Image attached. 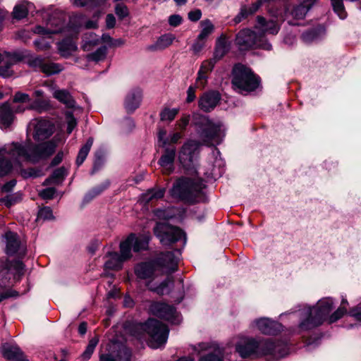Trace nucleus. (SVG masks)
I'll list each match as a JSON object with an SVG mask.
<instances>
[{"mask_svg": "<svg viewBox=\"0 0 361 361\" xmlns=\"http://www.w3.org/2000/svg\"><path fill=\"white\" fill-rule=\"evenodd\" d=\"M61 135L37 146L28 142L25 145L12 143L0 149V176L7 174L12 168H17L24 161L35 162L50 156L62 142Z\"/></svg>", "mask_w": 361, "mask_h": 361, "instance_id": "nucleus-1", "label": "nucleus"}, {"mask_svg": "<svg viewBox=\"0 0 361 361\" xmlns=\"http://www.w3.org/2000/svg\"><path fill=\"white\" fill-rule=\"evenodd\" d=\"M204 187V185L200 178H183L178 179L173 185L171 193L174 197L194 203L198 202Z\"/></svg>", "mask_w": 361, "mask_h": 361, "instance_id": "nucleus-2", "label": "nucleus"}, {"mask_svg": "<svg viewBox=\"0 0 361 361\" xmlns=\"http://www.w3.org/2000/svg\"><path fill=\"white\" fill-rule=\"evenodd\" d=\"M192 123L197 128L205 144L214 145L221 142L224 134L220 123H214L204 116L194 114Z\"/></svg>", "mask_w": 361, "mask_h": 361, "instance_id": "nucleus-3", "label": "nucleus"}, {"mask_svg": "<svg viewBox=\"0 0 361 361\" xmlns=\"http://www.w3.org/2000/svg\"><path fill=\"white\" fill-rule=\"evenodd\" d=\"M332 305V300L327 298L319 300L314 307L304 309L300 315L305 318L300 322V328L306 330L321 324L331 312Z\"/></svg>", "mask_w": 361, "mask_h": 361, "instance_id": "nucleus-4", "label": "nucleus"}, {"mask_svg": "<svg viewBox=\"0 0 361 361\" xmlns=\"http://www.w3.org/2000/svg\"><path fill=\"white\" fill-rule=\"evenodd\" d=\"M135 271L138 278L149 280L147 284V287L149 290L159 295L165 293L166 288L171 282V279L167 278L158 286H154L151 284L152 280L163 274V269L161 268V265L156 262L141 263L135 267Z\"/></svg>", "mask_w": 361, "mask_h": 361, "instance_id": "nucleus-5", "label": "nucleus"}, {"mask_svg": "<svg viewBox=\"0 0 361 361\" xmlns=\"http://www.w3.org/2000/svg\"><path fill=\"white\" fill-rule=\"evenodd\" d=\"M275 345L269 341H257L254 338H241L235 346L236 351L243 357H248L252 355H264L273 354L275 351Z\"/></svg>", "mask_w": 361, "mask_h": 361, "instance_id": "nucleus-6", "label": "nucleus"}, {"mask_svg": "<svg viewBox=\"0 0 361 361\" xmlns=\"http://www.w3.org/2000/svg\"><path fill=\"white\" fill-rule=\"evenodd\" d=\"M232 84L239 92L255 90L259 85L258 78L251 70L243 65L235 66L233 71Z\"/></svg>", "mask_w": 361, "mask_h": 361, "instance_id": "nucleus-7", "label": "nucleus"}, {"mask_svg": "<svg viewBox=\"0 0 361 361\" xmlns=\"http://www.w3.org/2000/svg\"><path fill=\"white\" fill-rule=\"evenodd\" d=\"M144 330L148 334L149 338L148 345L152 348H158L164 345L168 339V327L154 319H149L143 326Z\"/></svg>", "mask_w": 361, "mask_h": 361, "instance_id": "nucleus-8", "label": "nucleus"}, {"mask_svg": "<svg viewBox=\"0 0 361 361\" xmlns=\"http://www.w3.org/2000/svg\"><path fill=\"white\" fill-rule=\"evenodd\" d=\"M236 42L242 49L254 47H261L267 50L271 48V44L267 42L262 35H257L255 32L249 29L243 30L238 32Z\"/></svg>", "mask_w": 361, "mask_h": 361, "instance_id": "nucleus-9", "label": "nucleus"}, {"mask_svg": "<svg viewBox=\"0 0 361 361\" xmlns=\"http://www.w3.org/2000/svg\"><path fill=\"white\" fill-rule=\"evenodd\" d=\"M157 237L164 245H169L182 238L185 241L184 233L178 228L165 223H158L154 228Z\"/></svg>", "mask_w": 361, "mask_h": 361, "instance_id": "nucleus-10", "label": "nucleus"}, {"mask_svg": "<svg viewBox=\"0 0 361 361\" xmlns=\"http://www.w3.org/2000/svg\"><path fill=\"white\" fill-rule=\"evenodd\" d=\"M199 144L193 140L185 142L178 152V159L183 166L190 168L194 166L198 156Z\"/></svg>", "mask_w": 361, "mask_h": 361, "instance_id": "nucleus-11", "label": "nucleus"}, {"mask_svg": "<svg viewBox=\"0 0 361 361\" xmlns=\"http://www.w3.org/2000/svg\"><path fill=\"white\" fill-rule=\"evenodd\" d=\"M3 242L5 245V252L8 255H23L25 248L20 241L16 233L7 231L3 236Z\"/></svg>", "mask_w": 361, "mask_h": 361, "instance_id": "nucleus-12", "label": "nucleus"}, {"mask_svg": "<svg viewBox=\"0 0 361 361\" xmlns=\"http://www.w3.org/2000/svg\"><path fill=\"white\" fill-rule=\"evenodd\" d=\"M150 310L154 315L168 320L171 323L177 324L180 322L175 309L171 305L155 302L152 304Z\"/></svg>", "mask_w": 361, "mask_h": 361, "instance_id": "nucleus-13", "label": "nucleus"}, {"mask_svg": "<svg viewBox=\"0 0 361 361\" xmlns=\"http://www.w3.org/2000/svg\"><path fill=\"white\" fill-rule=\"evenodd\" d=\"M30 126H33L35 129L34 137L38 141L47 139L54 133V125L47 120H34L30 123Z\"/></svg>", "mask_w": 361, "mask_h": 361, "instance_id": "nucleus-14", "label": "nucleus"}, {"mask_svg": "<svg viewBox=\"0 0 361 361\" xmlns=\"http://www.w3.org/2000/svg\"><path fill=\"white\" fill-rule=\"evenodd\" d=\"M201 351L207 354L200 357L198 361H223V350L216 343H202L199 345Z\"/></svg>", "mask_w": 361, "mask_h": 361, "instance_id": "nucleus-15", "label": "nucleus"}, {"mask_svg": "<svg viewBox=\"0 0 361 361\" xmlns=\"http://www.w3.org/2000/svg\"><path fill=\"white\" fill-rule=\"evenodd\" d=\"M29 64L35 68H38L46 75L59 73L61 71V66L54 63H45L43 58L36 56L29 61Z\"/></svg>", "mask_w": 361, "mask_h": 361, "instance_id": "nucleus-16", "label": "nucleus"}, {"mask_svg": "<svg viewBox=\"0 0 361 361\" xmlns=\"http://www.w3.org/2000/svg\"><path fill=\"white\" fill-rule=\"evenodd\" d=\"M220 94L216 91L206 92L199 99V106L204 111H210L219 103Z\"/></svg>", "mask_w": 361, "mask_h": 361, "instance_id": "nucleus-17", "label": "nucleus"}, {"mask_svg": "<svg viewBox=\"0 0 361 361\" xmlns=\"http://www.w3.org/2000/svg\"><path fill=\"white\" fill-rule=\"evenodd\" d=\"M257 329L264 334H274L280 331L281 325L268 318H261L255 322Z\"/></svg>", "mask_w": 361, "mask_h": 361, "instance_id": "nucleus-18", "label": "nucleus"}, {"mask_svg": "<svg viewBox=\"0 0 361 361\" xmlns=\"http://www.w3.org/2000/svg\"><path fill=\"white\" fill-rule=\"evenodd\" d=\"M141 100L142 91L140 89H135L129 92L124 102V107L126 111L133 113L140 106Z\"/></svg>", "mask_w": 361, "mask_h": 361, "instance_id": "nucleus-19", "label": "nucleus"}, {"mask_svg": "<svg viewBox=\"0 0 361 361\" xmlns=\"http://www.w3.org/2000/svg\"><path fill=\"white\" fill-rule=\"evenodd\" d=\"M216 61L214 59L202 62L197 73L196 85L198 87L204 88L207 84L208 74L213 70Z\"/></svg>", "mask_w": 361, "mask_h": 361, "instance_id": "nucleus-20", "label": "nucleus"}, {"mask_svg": "<svg viewBox=\"0 0 361 361\" xmlns=\"http://www.w3.org/2000/svg\"><path fill=\"white\" fill-rule=\"evenodd\" d=\"M175 156V148L166 149L164 154L161 157L159 161V163L162 168L163 173H170L173 170Z\"/></svg>", "mask_w": 361, "mask_h": 361, "instance_id": "nucleus-21", "label": "nucleus"}, {"mask_svg": "<svg viewBox=\"0 0 361 361\" xmlns=\"http://www.w3.org/2000/svg\"><path fill=\"white\" fill-rule=\"evenodd\" d=\"M256 29L258 30L259 35H262L264 37L265 33L277 34L279 30V25L275 21H266L263 17L258 16Z\"/></svg>", "mask_w": 361, "mask_h": 361, "instance_id": "nucleus-22", "label": "nucleus"}, {"mask_svg": "<svg viewBox=\"0 0 361 361\" xmlns=\"http://www.w3.org/2000/svg\"><path fill=\"white\" fill-rule=\"evenodd\" d=\"M2 353L7 360L11 361H26L20 348L13 345L8 343L2 346Z\"/></svg>", "mask_w": 361, "mask_h": 361, "instance_id": "nucleus-23", "label": "nucleus"}, {"mask_svg": "<svg viewBox=\"0 0 361 361\" xmlns=\"http://www.w3.org/2000/svg\"><path fill=\"white\" fill-rule=\"evenodd\" d=\"M23 263L20 261H15L12 264L6 262L0 270V280H3L9 272L15 276H20L23 274Z\"/></svg>", "mask_w": 361, "mask_h": 361, "instance_id": "nucleus-24", "label": "nucleus"}, {"mask_svg": "<svg viewBox=\"0 0 361 361\" xmlns=\"http://www.w3.org/2000/svg\"><path fill=\"white\" fill-rule=\"evenodd\" d=\"M179 255L180 253L178 250L165 253L161 259V264L159 263L161 265V268L162 269L163 267H166L171 271H174L176 270Z\"/></svg>", "mask_w": 361, "mask_h": 361, "instance_id": "nucleus-25", "label": "nucleus"}, {"mask_svg": "<svg viewBox=\"0 0 361 361\" xmlns=\"http://www.w3.org/2000/svg\"><path fill=\"white\" fill-rule=\"evenodd\" d=\"M14 118L13 111L8 103L0 106V128H7L10 126Z\"/></svg>", "mask_w": 361, "mask_h": 361, "instance_id": "nucleus-26", "label": "nucleus"}, {"mask_svg": "<svg viewBox=\"0 0 361 361\" xmlns=\"http://www.w3.org/2000/svg\"><path fill=\"white\" fill-rule=\"evenodd\" d=\"M130 355L128 350L126 348L121 347L116 354L114 353L102 354L99 361H128Z\"/></svg>", "mask_w": 361, "mask_h": 361, "instance_id": "nucleus-27", "label": "nucleus"}, {"mask_svg": "<svg viewBox=\"0 0 361 361\" xmlns=\"http://www.w3.org/2000/svg\"><path fill=\"white\" fill-rule=\"evenodd\" d=\"M104 267L105 270H118L121 268L122 259H120L117 252H109L104 257Z\"/></svg>", "mask_w": 361, "mask_h": 361, "instance_id": "nucleus-28", "label": "nucleus"}, {"mask_svg": "<svg viewBox=\"0 0 361 361\" xmlns=\"http://www.w3.org/2000/svg\"><path fill=\"white\" fill-rule=\"evenodd\" d=\"M311 7V4H305L303 1L294 6L288 13V17H291L294 20L303 19L308 10Z\"/></svg>", "mask_w": 361, "mask_h": 361, "instance_id": "nucleus-29", "label": "nucleus"}, {"mask_svg": "<svg viewBox=\"0 0 361 361\" xmlns=\"http://www.w3.org/2000/svg\"><path fill=\"white\" fill-rule=\"evenodd\" d=\"M174 39L175 37L172 34L164 35L161 36L154 44L149 46L147 49L150 51L164 49L170 46L173 43Z\"/></svg>", "mask_w": 361, "mask_h": 361, "instance_id": "nucleus-30", "label": "nucleus"}, {"mask_svg": "<svg viewBox=\"0 0 361 361\" xmlns=\"http://www.w3.org/2000/svg\"><path fill=\"white\" fill-rule=\"evenodd\" d=\"M53 97L59 102L64 104L66 106L71 108L75 105V101L66 90L57 89L53 92Z\"/></svg>", "mask_w": 361, "mask_h": 361, "instance_id": "nucleus-31", "label": "nucleus"}, {"mask_svg": "<svg viewBox=\"0 0 361 361\" xmlns=\"http://www.w3.org/2000/svg\"><path fill=\"white\" fill-rule=\"evenodd\" d=\"M132 239H133V233H131L128 236V238L120 244V252L121 255H119L120 259H122V261L131 257V248L132 246Z\"/></svg>", "mask_w": 361, "mask_h": 361, "instance_id": "nucleus-32", "label": "nucleus"}, {"mask_svg": "<svg viewBox=\"0 0 361 361\" xmlns=\"http://www.w3.org/2000/svg\"><path fill=\"white\" fill-rule=\"evenodd\" d=\"M82 42V48L84 51H88L98 45L99 37L93 32H89L85 34Z\"/></svg>", "mask_w": 361, "mask_h": 361, "instance_id": "nucleus-33", "label": "nucleus"}, {"mask_svg": "<svg viewBox=\"0 0 361 361\" xmlns=\"http://www.w3.org/2000/svg\"><path fill=\"white\" fill-rule=\"evenodd\" d=\"M165 190L162 188L152 189L142 195V201L145 203L153 202L161 199L164 195Z\"/></svg>", "mask_w": 361, "mask_h": 361, "instance_id": "nucleus-34", "label": "nucleus"}, {"mask_svg": "<svg viewBox=\"0 0 361 361\" xmlns=\"http://www.w3.org/2000/svg\"><path fill=\"white\" fill-rule=\"evenodd\" d=\"M149 238L148 235H142L136 236L133 234V239H132V246L135 252H139L145 250L147 247Z\"/></svg>", "mask_w": 361, "mask_h": 361, "instance_id": "nucleus-35", "label": "nucleus"}, {"mask_svg": "<svg viewBox=\"0 0 361 361\" xmlns=\"http://www.w3.org/2000/svg\"><path fill=\"white\" fill-rule=\"evenodd\" d=\"M11 54L8 52L0 53V63L1 62H5V67H0V75L7 78L12 75V71L9 69L11 63H10Z\"/></svg>", "mask_w": 361, "mask_h": 361, "instance_id": "nucleus-36", "label": "nucleus"}, {"mask_svg": "<svg viewBox=\"0 0 361 361\" xmlns=\"http://www.w3.org/2000/svg\"><path fill=\"white\" fill-rule=\"evenodd\" d=\"M59 52L63 56H68L77 49L76 44L71 39H66L58 44Z\"/></svg>", "mask_w": 361, "mask_h": 361, "instance_id": "nucleus-37", "label": "nucleus"}, {"mask_svg": "<svg viewBox=\"0 0 361 361\" xmlns=\"http://www.w3.org/2000/svg\"><path fill=\"white\" fill-rule=\"evenodd\" d=\"M92 144L93 139L90 137L87 140L86 143L81 147L76 159V164L78 166H80L83 163L92 146Z\"/></svg>", "mask_w": 361, "mask_h": 361, "instance_id": "nucleus-38", "label": "nucleus"}, {"mask_svg": "<svg viewBox=\"0 0 361 361\" xmlns=\"http://www.w3.org/2000/svg\"><path fill=\"white\" fill-rule=\"evenodd\" d=\"M201 32L198 35L199 39H204L211 35L214 29V25L209 20H204L200 22Z\"/></svg>", "mask_w": 361, "mask_h": 361, "instance_id": "nucleus-39", "label": "nucleus"}, {"mask_svg": "<svg viewBox=\"0 0 361 361\" xmlns=\"http://www.w3.org/2000/svg\"><path fill=\"white\" fill-rule=\"evenodd\" d=\"M227 50L228 49L226 39L224 38L219 39L216 45L214 60L216 61L221 59L226 54Z\"/></svg>", "mask_w": 361, "mask_h": 361, "instance_id": "nucleus-40", "label": "nucleus"}, {"mask_svg": "<svg viewBox=\"0 0 361 361\" xmlns=\"http://www.w3.org/2000/svg\"><path fill=\"white\" fill-rule=\"evenodd\" d=\"M107 48L106 47H101L97 49L94 52L87 55L88 61L94 62H99L104 61L106 56Z\"/></svg>", "mask_w": 361, "mask_h": 361, "instance_id": "nucleus-41", "label": "nucleus"}, {"mask_svg": "<svg viewBox=\"0 0 361 361\" xmlns=\"http://www.w3.org/2000/svg\"><path fill=\"white\" fill-rule=\"evenodd\" d=\"M34 96L37 97L36 100L30 105V108L41 111L42 106H47L48 103L42 98L44 96V92L41 90H37L34 92Z\"/></svg>", "mask_w": 361, "mask_h": 361, "instance_id": "nucleus-42", "label": "nucleus"}, {"mask_svg": "<svg viewBox=\"0 0 361 361\" xmlns=\"http://www.w3.org/2000/svg\"><path fill=\"white\" fill-rule=\"evenodd\" d=\"M178 109L165 108L160 113V118L163 121L171 122L178 114Z\"/></svg>", "mask_w": 361, "mask_h": 361, "instance_id": "nucleus-43", "label": "nucleus"}, {"mask_svg": "<svg viewBox=\"0 0 361 361\" xmlns=\"http://www.w3.org/2000/svg\"><path fill=\"white\" fill-rule=\"evenodd\" d=\"M99 342V338L97 336H94L90 339L89 343L86 348V350L82 353V357L85 360H88L91 357L93 353L95 347L97 346Z\"/></svg>", "mask_w": 361, "mask_h": 361, "instance_id": "nucleus-44", "label": "nucleus"}, {"mask_svg": "<svg viewBox=\"0 0 361 361\" xmlns=\"http://www.w3.org/2000/svg\"><path fill=\"white\" fill-rule=\"evenodd\" d=\"M334 11L337 13L341 19L346 17V12L344 9L343 0H331Z\"/></svg>", "mask_w": 361, "mask_h": 361, "instance_id": "nucleus-45", "label": "nucleus"}, {"mask_svg": "<svg viewBox=\"0 0 361 361\" xmlns=\"http://www.w3.org/2000/svg\"><path fill=\"white\" fill-rule=\"evenodd\" d=\"M28 10L24 5H17L14 7L13 11V16L14 18L20 20L27 16Z\"/></svg>", "mask_w": 361, "mask_h": 361, "instance_id": "nucleus-46", "label": "nucleus"}, {"mask_svg": "<svg viewBox=\"0 0 361 361\" xmlns=\"http://www.w3.org/2000/svg\"><path fill=\"white\" fill-rule=\"evenodd\" d=\"M65 176V170L63 168L55 170L51 175V178L47 181H51L53 183H59Z\"/></svg>", "mask_w": 361, "mask_h": 361, "instance_id": "nucleus-47", "label": "nucleus"}, {"mask_svg": "<svg viewBox=\"0 0 361 361\" xmlns=\"http://www.w3.org/2000/svg\"><path fill=\"white\" fill-rule=\"evenodd\" d=\"M54 218L52 210L49 207L42 208L38 212V219L49 220Z\"/></svg>", "mask_w": 361, "mask_h": 361, "instance_id": "nucleus-48", "label": "nucleus"}, {"mask_svg": "<svg viewBox=\"0 0 361 361\" xmlns=\"http://www.w3.org/2000/svg\"><path fill=\"white\" fill-rule=\"evenodd\" d=\"M259 6H260V2L257 1L255 4H252V5L250 7L244 6L241 8V11H240V14L243 17H245L249 14L254 13L255 12H256L258 10Z\"/></svg>", "mask_w": 361, "mask_h": 361, "instance_id": "nucleus-49", "label": "nucleus"}, {"mask_svg": "<svg viewBox=\"0 0 361 361\" xmlns=\"http://www.w3.org/2000/svg\"><path fill=\"white\" fill-rule=\"evenodd\" d=\"M116 14L120 18L123 19L128 16L129 12L127 6L124 4H120L116 6L115 8Z\"/></svg>", "mask_w": 361, "mask_h": 361, "instance_id": "nucleus-50", "label": "nucleus"}, {"mask_svg": "<svg viewBox=\"0 0 361 361\" xmlns=\"http://www.w3.org/2000/svg\"><path fill=\"white\" fill-rule=\"evenodd\" d=\"M66 116V121H67V123H68L67 133L68 134H71L72 133L73 130L74 129V128L76 126L77 122H76L75 118L73 116V114L71 113L67 112Z\"/></svg>", "mask_w": 361, "mask_h": 361, "instance_id": "nucleus-51", "label": "nucleus"}, {"mask_svg": "<svg viewBox=\"0 0 361 361\" xmlns=\"http://www.w3.org/2000/svg\"><path fill=\"white\" fill-rule=\"evenodd\" d=\"M346 312V308L345 307H340L336 311H335L329 317V322L333 323L336 322Z\"/></svg>", "mask_w": 361, "mask_h": 361, "instance_id": "nucleus-52", "label": "nucleus"}, {"mask_svg": "<svg viewBox=\"0 0 361 361\" xmlns=\"http://www.w3.org/2000/svg\"><path fill=\"white\" fill-rule=\"evenodd\" d=\"M35 33H37V34H39V35H42V36H47L48 37H50L51 35L52 34H56L57 32H59L58 30H49L48 29H46L42 26H37L35 28V31H34Z\"/></svg>", "mask_w": 361, "mask_h": 361, "instance_id": "nucleus-53", "label": "nucleus"}, {"mask_svg": "<svg viewBox=\"0 0 361 361\" xmlns=\"http://www.w3.org/2000/svg\"><path fill=\"white\" fill-rule=\"evenodd\" d=\"M30 100V96L27 94L20 92H16L13 98L14 102H28Z\"/></svg>", "mask_w": 361, "mask_h": 361, "instance_id": "nucleus-54", "label": "nucleus"}, {"mask_svg": "<svg viewBox=\"0 0 361 361\" xmlns=\"http://www.w3.org/2000/svg\"><path fill=\"white\" fill-rule=\"evenodd\" d=\"M55 192L56 190L54 188H48L42 190L39 194L43 199L49 200L53 198Z\"/></svg>", "mask_w": 361, "mask_h": 361, "instance_id": "nucleus-55", "label": "nucleus"}, {"mask_svg": "<svg viewBox=\"0 0 361 361\" xmlns=\"http://www.w3.org/2000/svg\"><path fill=\"white\" fill-rule=\"evenodd\" d=\"M34 44L38 50H46L50 47V43L46 42L44 38L35 40Z\"/></svg>", "mask_w": 361, "mask_h": 361, "instance_id": "nucleus-56", "label": "nucleus"}, {"mask_svg": "<svg viewBox=\"0 0 361 361\" xmlns=\"http://www.w3.org/2000/svg\"><path fill=\"white\" fill-rule=\"evenodd\" d=\"M190 118L189 115H185V116H182L180 120H178L177 121L176 126L180 130H185L190 122Z\"/></svg>", "mask_w": 361, "mask_h": 361, "instance_id": "nucleus-57", "label": "nucleus"}, {"mask_svg": "<svg viewBox=\"0 0 361 361\" xmlns=\"http://www.w3.org/2000/svg\"><path fill=\"white\" fill-rule=\"evenodd\" d=\"M205 40L204 39H199L197 37L195 42L192 45V50L195 53L200 52L204 46Z\"/></svg>", "mask_w": 361, "mask_h": 361, "instance_id": "nucleus-58", "label": "nucleus"}, {"mask_svg": "<svg viewBox=\"0 0 361 361\" xmlns=\"http://www.w3.org/2000/svg\"><path fill=\"white\" fill-rule=\"evenodd\" d=\"M202 16V12L200 9L192 11L188 13V18L193 22L197 21Z\"/></svg>", "mask_w": 361, "mask_h": 361, "instance_id": "nucleus-59", "label": "nucleus"}, {"mask_svg": "<svg viewBox=\"0 0 361 361\" xmlns=\"http://www.w3.org/2000/svg\"><path fill=\"white\" fill-rule=\"evenodd\" d=\"M302 39L306 42H310L317 37V34L314 30L306 32L302 34Z\"/></svg>", "mask_w": 361, "mask_h": 361, "instance_id": "nucleus-60", "label": "nucleus"}, {"mask_svg": "<svg viewBox=\"0 0 361 361\" xmlns=\"http://www.w3.org/2000/svg\"><path fill=\"white\" fill-rule=\"evenodd\" d=\"M182 22V18L178 15H172L169 17V23L171 26H178Z\"/></svg>", "mask_w": 361, "mask_h": 361, "instance_id": "nucleus-61", "label": "nucleus"}, {"mask_svg": "<svg viewBox=\"0 0 361 361\" xmlns=\"http://www.w3.org/2000/svg\"><path fill=\"white\" fill-rule=\"evenodd\" d=\"M166 131L164 129H160L158 133V140L159 142L164 146L167 143Z\"/></svg>", "mask_w": 361, "mask_h": 361, "instance_id": "nucleus-62", "label": "nucleus"}, {"mask_svg": "<svg viewBox=\"0 0 361 361\" xmlns=\"http://www.w3.org/2000/svg\"><path fill=\"white\" fill-rule=\"evenodd\" d=\"M195 99V90L192 87H189L187 91V102H192Z\"/></svg>", "mask_w": 361, "mask_h": 361, "instance_id": "nucleus-63", "label": "nucleus"}, {"mask_svg": "<svg viewBox=\"0 0 361 361\" xmlns=\"http://www.w3.org/2000/svg\"><path fill=\"white\" fill-rule=\"evenodd\" d=\"M350 315L357 321L361 322V309L360 307H356L353 309L350 312Z\"/></svg>", "mask_w": 361, "mask_h": 361, "instance_id": "nucleus-64", "label": "nucleus"}]
</instances>
